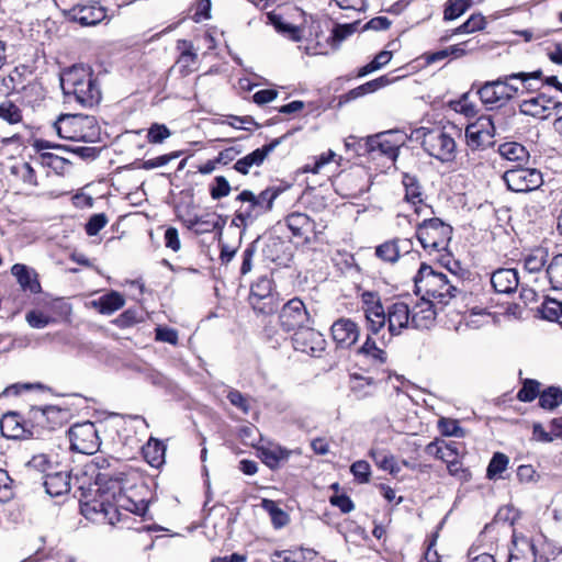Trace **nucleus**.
Wrapping results in <instances>:
<instances>
[{
  "label": "nucleus",
  "instance_id": "1",
  "mask_svg": "<svg viewBox=\"0 0 562 562\" xmlns=\"http://www.w3.org/2000/svg\"><path fill=\"white\" fill-rule=\"evenodd\" d=\"M60 87L68 100L74 99L83 108H92L101 101V89L90 67L74 65L60 74Z\"/></svg>",
  "mask_w": 562,
  "mask_h": 562
},
{
  "label": "nucleus",
  "instance_id": "2",
  "mask_svg": "<svg viewBox=\"0 0 562 562\" xmlns=\"http://www.w3.org/2000/svg\"><path fill=\"white\" fill-rule=\"evenodd\" d=\"M415 288L422 299L431 301L434 304L442 306L460 293L453 280L448 279L447 274L432 270L430 266L423 263L414 278Z\"/></svg>",
  "mask_w": 562,
  "mask_h": 562
},
{
  "label": "nucleus",
  "instance_id": "3",
  "mask_svg": "<svg viewBox=\"0 0 562 562\" xmlns=\"http://www.w3.org/2000/svg\"><path fill=\"white\" fill-rule=\"evenodd\" d=\"M54 127L59 137L72 142L95 143L100 140V126L91 115L63 114Z\"/></svg>",
  "mask_w": 562,
  "mask_h": 562
},
{
  "label": "nucleus",
  "instance_id": "4",
  "mask_svg": "<svg viewBox=\"0 0 562 562\" xmlns=\"http://www.w3.org/2000/svg\"><path fill=\"white\" fill-rule=\"evenodd\" d=\"M458 131L451 127H435L423 133V149L441 162H451L457 156V143L454 136Z\"/></svg>",
  "mask_w": 562,
  "mask_h": 562
},
{
  "label": "nucleus",
  "instance_id": "5",
  "mask_svg": "<svg viewBox=\"0 0 562 562\" xmlns=\"http://www.w3.org/2000/svg\"><path fill=\"white\" fill-rule=\"evenodd\" d=\"M451 236L452 227L438 217L424 220L416 228L417 239L429 254L446 250Z\"/></svg>",
  "mask_w": 562,
  "mask_h": 562
},
{
  "label": "nucleus",
  "instance_id": "6",
  "mask_svg": "<svg viewBox=\"0 0 562 562\" xmlns=\"http://www.w3.org/2000/svg\"><path fill=\"white\" fill-rule=\"evenodd\" d=\"M499 115H482L465 128L467 144L472 149H484L494 144Z\"/></svg>",
  "mask_w": 562,
  "mask_h": 562
},
{
  "label": "nucleus",
  "instance_id": "7",
  "mask_svg": "<svg viewBox=\"0 0 562 562\" xmlns=\"http://www.w3.org/2000/svg\"><path fill=\"white\" fill-rule=\"evenodd\" d=\"M282 192L280 188H267L261 191L259 195H255L249 190L241 191L237 200L241 202H248L249 206L245 211H238L236 214V220H239L241 223L246 224L248 220H252L254 216L268 212L272 209L273 201L278 198V195Z\"/></svg>",
  "mask_w": 562,
  "mask_h": 562
},
{
  "label": "nucleus",
  "instance_id": "8",
  "mask_svg": "<svg viewBox=\"0 0 562 562\" xmlns=\"http://www.w3.org/2000/svg\"><path fill=\"white\" fill-rule=\"evenodd\" d=\"M360 299V308L363 312L367 326L372 334H378L386 324V314L376 291L362 290L356 286Z\"/></svg>",
  "mask_w": 562,
  "mask_h": 562
},
{
  "label": "nucleus",
  "instance_id": "9",
  "mask_svg": "<svg viewBox=\"0 0 562 562\" xmlns=\"http://www.w3.org/2000/svg\"><path fill=\"white\" fill-rule=\"evenodd\" d=\"M507 188L517 193H526L540 188L543 183L542 173L535 168L515 166L503 175Z\"/></svg>",
  "mask_w": 562,
  "mask_h": 562
},
{
  "label": "nucleus",
  "instance_id": "10",
  "mask_svg": "<svg viewBox=\"0 0 562 562\" xmlns=\"http://www.w3.org/2000/svg\"><path fill=\"white\" fill-rule=\"evenodd\" d=\"M68 437L72 451L93 454L99 450L100 438L95 425L91 422L75 424L69 428Z\"/></svg>",
  "mask_w": 562,
  "mask_h": 562
},
{
  "label": "nucleus",
  "instance_id": "11",
  "mask_svg": "<svg viewBox=\"0 0 562 562\" xmlns=\"http://www.w3.org/2000/svg\"><path fill=\"white\" fill-rule=\"evenodd\" d=\"M371 159L386 158L394 162L398 156L400 148L406 142V135L397 130H391L372 135Z\"/></svg>",
  "mask_w": 562,
  "mask_h": 562
},
{
  "label": "nucleus",
  "instance_id": "12",
  "mask_svg": "<svg viewBox=\"0 0 562 562\" xmlns=\"http://www.w3.org/2000/svg\"><path fill=\"white\" fill-rule=\"evenodd\" d=\"M249 303L255 312L272 314L278 307V300L273 293V281L268 277H260L251 284Z\"/></svg>",
  "mask_w": 562,
  "mask_h": 562
},
{
  "label": "nucleus",
  "instance_id": "13",
  "mask_svg": "<svg viewBox=\"0 0 562 562\" xmlns=\"http://www.w3.org/2000/svg\"><path fill=\"white\" fill-rule=\"evenodd\" d=\"M311 317L303 301L293 297L288 301L279 313V324L284 331H299L310 325Z\"/></svg>",
  "mask_w": 562,
  "mask_h": 562
},
{
  "label": "nucleus",
  "instance_id": "14",
  "mask_svg": "<svg viewBox=\"0 0 562 562\" xmlns=\"http://www.w3.org/2000/svg\"><path fill=\"white\" fill-rule=\"evenodd\" d=\"M80 508L82 515L88 519L103 520L112 526L123 521V514L120 510L121 507L119 502L113 504L108 501L94 499L92 502L81 504Z\"/></svg>",
  "mask_w": 562,
  "mask_h": 562
},
{
  "label": "nucleus",
  "instance_id": "15",
  "mask_svg": "<svg viewBox=\"0 0 562 562\" xmlns=\"http://www.w3.org/2000/svg\"><path fill=\"white\" fill-rule=\"evenodd\" d=\"M292 344L296 351L312 357H319L325 350L326 340L319 331L307 325L294 333Z\"/></svg>",
  "mask_w": 562,
  "mask_h": 562
},
{
  "label": "nucleus",
  "instance_id": "16",
  "mask_svg": "<svg viewBox=\"0 0 562 562\" xmlns=\"http://www.w3.org/2000/svg\"><path fill=\"white\" fill-rule=\"evenodd\" d=\"M291 133H286L281 137L274 138L269 144L263 145L260 148L255 149L250 154L246 155L245 157L238 159L235 165L234 169L241 173V175H248L249 170L254 166H261L266 158L279 146Z\"/></svg>",
  "mask_w": 562,
  "mask_h": 562
},
{
  "label": "nucleus",
  "instance_id": "17",
  "mask_svg": "<svg viewBox=\"0 0 562 562\" xmlns=\"http://www.w3.org/2000/svg\"><path fill=\"white\" fill-rule=\"evenodd\" d=\"M68 19L82 26H90L100 23L105 16V10L97 3L76 4L66 12Z\"/></svg>",
  "mask_w": 562,
  "mask_h": 562
},
{
  "label": "nucleus",
  "instance_id": "18",
  "mask_svg": "<svg viewBox=\"0 0 562 562\" xmlns=\"http://www.w3.org/2000/svg\"><path fill=\"white\" fill-rule=\"evenodd\" d=\"M387 328L391 335H400L403 329L412 327V315L408 304L405 302H395L387 306L385 311Z\"/></svg>",
  "mask_w": 562,
  "mask_h": 562
},
{
  "label": "nucleus",
  "instance_id": "19",
  "mask_svg": "<svg viewBox=\"0 0 562 562\" xmlns=\"http://www.w3.org/2000/svg\"><path fill=\"white\" fill-rule=\"evenodd\" d=\"M64 411L56 406L32 407L29 419L42 429L54 430L63 424Z\"/></svg>",
  "mask_w": 562,
  "mask_h": 562
},
{
  "label": "nucleus",
  "instance_id": "20",
  "mask_svg": "<svg viewBox=\"0 0 562 562\" xmlns=\"http://www.w3.org/2000/svg\"><path fill=\"white\" fill-rule=\"evenodd\" d=\"M105 472L94 473L95 484L103 490H115L116 487L121 491V484L126 480L128 465L117 459V464H110Z\"/></svg>",
  "mask_w": 562,
  "mask_h": 562
},
{
  "label": "nucleus",
  "instance_id": "21",
  "mask_svg": "<svg viewBox=\"0 0 562 562\" xmlns=\"http://www.w3.org/2000/svg\"><path fill=\"white\" fill-rule=\"evenodd\" d=\"M541 76L542 71L536 70L532 72H514L499 77L501 89H503L505 101L507 102L513 99L519 91V88L510 82L512 80L518 79L527 90H533L536 87L530 82V80H540Z\"/></svg>",
  "mask_w": 562,
  "mask_h": 562
},
{
  "label": "nucleus",
  "instance_id": "22",
  "mask_svg": "<svg viewBox=\"0 0 562 562\" xmlns=\"http://www.w3.org/2000/svg\"><path fill=\"white\" fill-rule=\"evenodd\" d=\"M384 355L385 352L378 348L375 341L368 336L362 347L356 352L355 364L362 370L369 371L371 368H375L384 362Z\"/></svg>",
  "mask_w": 562,
  "mask_h": 562
},
{
  "label": "nucleus",
  "instance_id": "23",
  "mask_svg": "<svg viewBox=\"0 0 562 562\" xmlns=\"http://www.w3.org/2000/svg\"><path fill=\"white\" fill-rule=\"evenodd\" d=\"M491 284L499 294L514 293L520 284L518 272L513 268H499L491 274Z\"/></svg>",
  "mask_w": 562,
  "mask_h": 562
},
{
  "label": "nucleus",
  "instance_id": "24",
  "mask_svg": "<svg viewBox=\"0 0 562 562\" xmlns=\"http://www.w3.org/2000/svg\"><path fill=\"white\" fill-rule=\"evenodd\" d=\"M436 304L431 301L422 299L420 302L411 308L412 327L416 329H428L436 321Z\"/></svg>",
  "mask_w": 562,
  "mask_h": 562
},
{
  "label": "nucleus",
  "instance_id": "25",
  "mask_svg": "<svg viewBox=\"0 0 562 562\" xmlns=\"http://www.w3.org/2000/svg\"><path fill=\"white\" fill-rule=\"evenodd\" d=\"M177 49L180 52V55L176 61V67H178L182 76H188L195 69L198 54L192 42L187 40H179L177 42Z\"/></svg>",
  "mask_w": 562,
  "mask_h": 562
},
{
  "label": "nucleus",
  "instance_id": "26",
  "mask_svg": "<svg viewBox=\"0 0 562 562\" xmlns=\"http://www.w3.org/2000/svg\"><path fill=\"white\" fill-rule=\"evenodd\" d=\"M536 547L527 537L513 536V549L508 562H536Z\"/></svg>",
  "mask_w": 562,
  "mask_h": 562
},
{
  "label": "nucleus",
  "instance_id": "27",
  "mask_svg": "<svg viewBox=\"0 0 562 562\" xmlns=\"http://www.w3.org/2000/svg\"><path fill=\"white\" fill-rule=\"evenodd\" d=\"M42 479L46 493L52 497L64 495L70 491V474L66 471L47 473Z\"/></svg>",
  "mask_w": 562,
  "mask_h": 562
},
{
  "label": "nucleus",
  "instance_id": "28",
  "mask_svg": "<svg viewBox=\"0 0 562 562\" xmlns=\"http://www.w3.org/2000/svg\"><path fill=\"white\" fill-rule=\"evenodd\" d=\"M11 273L16 278L20 286L24 291H30L33 294L41 292V283L34 270L22 263H15L11 268Z\"/></svg>",
  "mask_w": 562,
  "mask_h": 562
},
{
  "label": "nucleus",
  "instance_id": "29",
  "mask_svg": "<svg viewBox=\"0 0 562 562\" xmlns=\"http://www.w3.org/2000/svg\"><path fill=\"white\" fill-rule=\"evenodd\" d=\"M258 451L262 462L271 470L278 469L291 456V450L272 443L261 447Z\"/></svg>",
  "mask_w": 562,
  "mask_h": 562
},
{
  "label": "nucleus",
  "instance_id": "30",
  "mask_svg": "<svg viewBox=\"0 0 562 562\" xmlns=\"http://www.w3.org/2000/svg\"><path fill=\"white\" fill-rule=\"evenodd\" d=\"M477 93L481 101L491 108L504 104L506 102L503 89H501L499 79L485 82L479 89Z\"/></svg>",
  "mask_w": 562,
  "mask_h": 562
},
{
  "label": "nucleus",
  "instance_id": "31",
  "mask_svg": "<svg viewBox=\"0 0 562 562\" xmlns=\"http://www.w3.org/2000/svg\"><path fill=\"white\" fill-rule=\"evenodd\" d=\"M220 216L216 214H204L201 216H193L186 221L187 227L194 232L196 235L211 233L216 228H222L220 225Z\"/></svg>",
  "mask_w": 562,
  "mask_h": 562
},
{
  "label": "nucleus",
  "instance_id": "32",
  "mask_svg": "<svg viewBox=\"0 0 562 562\" xmlns=\"http://www.w3.org/2000/svg\"><path fill=\"white\" fill-rule=\"evenodd\" d=\"M411 241L408 239H396L386 241L375 249V254L379 258L384 261L395 262L401 251L408 252Z\"/></svg>",
  "mask_w": 562,
  "mask_h": 562
},
{
  "label": "nucleus",
  "instance_id": "33",
  "mask_svg": "<svg viewBox=\"0 0 562 562\" xmlns=\"http://www.w3.org/2000/svg\"><path fill=\"white\" fill-rule=\"evenodd\" d=\"M331 338L337 348L348 349L351 346L349 340L351 336V321L349 318H338L330 327Z\"/></svg>",
  "mask_w": 562,
  "mask_h": 562
},
{
  "label": "nucleus",
  "instance_id": "34",
  "mask_svg": "<svg viewBox=\"0 0 562 562\" xmlns=\"http://www.w3.org/2000/svg\"><path fill=\"white\" fill-rule=\"evenodd\" d=\"M124 304L125 300L123 295L116 291H111L92 302V305L104 315L113 314L117 310L122 308Z\"/></svg>",
  "mask_w": 562,
  "mask_h": 562
},
{
  "label": "nucleus",
  "instance_id": "35",
  "mask_svg": "<svg viewBox=\"0 0 562 562\" xmlns=\"http://www.w3.org/2000/svg\"><path fill=\"white\" fill-rule=\"evenodd\" d=\"M498 153L505 159L517 162V166L526 164L529 160L528 150L525 146L516 142H507L499 145Z\"/></svg>",
  "mask_w": 562,
  "mask_h": 562
},
{
  "label": "nucleus",
  "instance_id": "36",
  "mask_svg": "<svg viewBox=\"0 0 562 562\" xmlns=\"http://www.w3.org/2000/svg\"><path fill=\"white\" fill-rule=\"evenodd\" d=\"M289 229L294 236L307 238V234L313 229V222L304 214L294 212L285 218Z\"/></svg>",
  "mask_w": 562,
  "mask_h": 562
},
{
  "label": "nucleus",
  "instance_id": "37",
  "mask_svg": "<svg viewBox=\"0 0 562 562\" xmlns=\"http://www.w3.org/2000/svg\"><path fill=\"white\" fill-rule=\"evenodd\" d=\"M0 429L2 436L7 438L20 437L23 432L21 416L15 412H8L0 420Z\"/></svg>",
  "mask_w": 562,
  "mask_h": 562
},
{
  "label": "nucleus",
  "instance_id": "38",
  "mask_svg": "<svg viewBox=\"0 0 562 562\" xmlns=\"http://www.w3.org/2000/svg\"><path fill=\"white\" fill-rule=\"evenodd\" d=\"M261 507L269 514L271 524L276 529H281L290 522V516L278 504L268 498H262Z\"/></svg>",
  "mask_w": 562,
  "mask_h": 562
},
{
  "label": "nucleus",
  "instance_id": "39",
  "mask_svg": "<svg viewBox=\"0 0 562 562\" xmlns=\"http://www.w3.org/2000/svg\"><path fill=\"white\" fill-rule=\"evenodd\" d=\"M35 161L43 167L50 168L57 175H63L69 167L70 161L53 153H41Z\"/></svg>",
  "mask_w": 562,
  "mask_h": 562
},
{
  "label": "nucleus",
  "instance_id": "40",
  "mask_svg": "<svg viewBox=\"0 0 562 562\" xmlns=\"http://www.w3.org/2000/svg\"><path fill=\"white\" fill-rule=\"evenodd\" d=\"M269 20L279 33L294 42L301 41L302 30L299 26L284 21L283 18L278 14H269Z\"/></svg>",
  "mask_w": 562,
  "mask_h": 562
},
{
  "label": "nucleus",
  "instance_id": "41",
  "mask_svg": "<svg viewBox=\"0 0 562 562\" xmlns=\"http://www.w3.org/2000/svg\"><path fill=\"white\" fill-rule=\"evenodd\" d=\"M402 182L405 188V199L414 205L422 203L423 191L416 176L404 173Z\"/></svg>",
  "mask_w": 562,
  "mask_h": 562
},
{
  "label": "nucleus",
  "instance_id": "42",
  "mask_svg": "<svg viewBox=\"0 0 562 562\" xmlns=\"http://www.w3.org/2000/svg\"><path fill=\"white\" fill-rule=\"evenodd\" d=\"M395 81V78H391L389 75L381 76L376 79L370 80L357 88H353V99L363 97L369 93H373Z\"/></svg>",
  "mask_w": 562,
  "mask_h": 562
},
{
  "label": "nucleus",
  "instance_id": "43",
  "mask_svg": "<svg viewBox=\"0 0 562 562\" xmlns=\"http://www.w3.org/2000/svg\"><path fill=\"white\" fill-rule=\"evenodd\" d=\"M165 451V445L154 438H150L146 446L143 448L144 457L151 465H159L162 462Z\"/></svg>",
  "mask_w": 562,
  "mask_h": 562
},
{
  "label": "nucleus",
  "instance_id": "44",
  "mask_svg": "<svg viewBox=\"0 0 562 562\" xmlns=\"http://www.w3.org/2000/svg\"><path fill=\"white\" fill-rule=\"evenodd\" d=\"M548 252L543 248H537L524 259V267L529 272H539L547 263Z\"/></svg>",
  "mask_w": 562,
  "mask_h": 562
},
{
  "label": "nucleus",
  "instance_id": "45",
  "mask_svg": "<svg viewBox=\"0 0 562 562\" xmlns=\"http://www.w3.org/2000/svg\"><path fill=\"white\" fill-rule=\"evenodd\" d=\"M562 404V390L557 386H550L539 396V405L543 409L552 411Z\"/></svg>",
  "mask_w": 562,
  "mask_h": 562
},
{
  "label": "nucleus",
  "instance_id": "46",
  "mask_svg": "<svg viewBox=\"0 0 562 562\" xmlns=\"http://www.w3.org/2000/svg\"><path fill=\"white\" fill-rule=\"evenodd\" d=\"M11 173L21 179L23 183L29 187L37 186L35 170L29 162L22 161L13 165L11 167Z\"/></svg>",
  "mask_w": 562,
  "mask_h": 562
},
{
  "label": "nucleus",
  "instance_id": "47",
  "mask_svg": "<svg viewBox=\"0 0 562 562\" xmlns=\"http://www.w3.org/2000/svg\"><path fill=\"white\" fill-rule=\"evenodd\" d=\"M547 274L552 288L562 290V254L552 258L547 268Z\"/></svg>",
  "mask_w": 562,
  "mask_h": 562
},
{
  "label": "nucleus",
  "instance_id": "48",
  "mask_svg": "<svg viewBox=\"0 0 562 562\" xmlns=\"http://www.w3.org/2000/svg\"><path fill=\"white\" fill-rule=\"evenodd\" d=\"M371 457L380 469L389 471L391 474H395L401 470L394 456L389 452L372 450Z\"/></svg>",
  "mask_w": 562,
  "mask_h": 562
},
{
  "label": "nucleus",
  "instance_id": "49",
  "mask_svg": "<svg viewBox=\"0 0 562 562\" xmlns=\"http://www.w3.org/2000/svg\"><path fill=\"white\" fill-rule=\"evenodd\" d=\"M472 0H449L443 11V19L452 21L461 16L470 7Z\"/></svg>",
  "mask_w": 562,
  "mask_h": 562
},
{
  "label": "nucleus",
  "instance_id": "50",
  "mask_svg": "<svg viewBox=\"0 0 562 562\" xmlns=\"http://www.w3.org/2000/svg\"><path fill=\"white\" fill-rule=\"evenodd\" d=\"M0 119L9 124H16L22 121V112L12 101L0 103Z\"/></svg>",
  "mask_w": 562,
  "mask_h": 562
},
{
  "label": "nucleus",
  "instance_id": "51",
  "mask_svg": "<svg viewBox=\"0 0 562 562\" xmlns=\"http://www.w3.org/2000/svg\"><path fill=\"white\" fill-rule=\"evenodd\" d=\"M353 393H357L358 397H366L371 395L374 390V379L372 376H361L358 373H353Z\"/></svg>",
  "mask_w": 562,
  "mask_h": 562
},
{
  "label": "nucleus",
  "instance_id": "52",
  "mask_svg": "<svg viewBox=\"0 0 562 562\" xmlns=\"http://www.w3.org/2000/svg\"><path fill=\"white\" fill-rule=\"evenodd\" d=\"M485 20L481 14H472L463 24L452 31L451 35L469 34L483 30Z\"/></svg>",
  "mask_w": 562,
  "mask_h": 562
},
{
  "label": "nucleus",
  "instance_id": "53",
  "mask_svg": "<svg viewBox=\"0 0 562 562\" xmlns=\"http://www.w3.org/2000/svg\"><path fill=\"white\" fill-rule=\"evenodd\" d=\"M53 464L46 454H36L27 463L26 469L31 472H37L45 476L47 473H52L50 470Z\"/></svg>",
  "mask_w": 562,
  "mask_h": 562
},
{
  "label": "nucleus",
  "instance_id": "54",
  "mask_svg": "<svg viewBox=\"0 0 562 562\" xmlns=\"http://www.w3.org/2000/svg\"><path fill=\"white\" fill-rule=\"evenodd\" d=\"M508 462L509 459L506 454L502 452L494 453L487 467V477L494 479L502 474L506 470Z\"/></svg>",
  "mask_w": 562,
  "mask_h": 562
},
{
  "label": "nucleus",
  "instance_id": "55",
  "mask_svg": "<svg viewBox=\"0 0 562 562\" xmlns=\"http://www.w3.org/2000/svg\"><path fill=\"white\" fill-rule=\"evenodd\" d=\"M540 383L536 380H525L522 387L517 394V398L521 402H532L537 396H540Z\"/></svg>",
  "mask_w": 562,
  "mask_h": 562
},
{
  "label": "nucleus",
  "instance_id": "56",
  "mask_svg": "<svg viewBox=\"0 0 562 562\" xmlns=\"http://www.w3.org/2000/svg\"><path fill=\"white\" fill-rule=\"evenodd\" d=\"M349 35H351V23H335L327 41L330 42L333 47H338Z\"/></svg>",
  "mask_w": 562,
  "mask_h": 562
},
{
  "label": "nucleus",
  "instance_id": "57",
  "mask_svg": "<svg viewBox=\"0 0 562 562\" xmlns=\"http://www.w3.org/2000/svg\"><path fill=\"white\" fill-rule=\"evenodd\" d=\"M170 135L171 132L165 124L153 123L147 130V140L150 144H161Z\"/></svg>",
  "mask_w": 562,
  "mask_h": 562
},
{
  "label": "nucleus",
  "instance_id": "58",
  "mask_svg": "<svg viewBox=\"0 0 562 562\" xmlns=\"http://www.w3.org/2000/svg\"><path fill=\"white\" fill-rule=\"evenodd\" d=\"M120 507L128 513L136 514L139 516H144L148 509V502L145 499H140L135 502L128 497L121 496L117 499Z\"/></svg>",
  "mask_w": 562,
  "mask_h": 562
},
{
  "label": "nucleus",
  "instance_id": "59",
  "mask_svg": "<svg viewBox=\"0 0 562 562\" xmlns=\"http://www.w3.org/2000/svg\"><path fill=\"white\" fill-rule=\"evenodd\" d=\"M541 313L543 318L558 322L562 316V302L554 299L546 300L542 304Z\"/></svg>",
  "mask_w": 562,
  "mask_h": 562
},
{
  "label": "nucleus",
  "instance_id": "60",
  "mask_svg": "<svg viewBox=\"0 0 562 562\" xmlns=\"http://www.w3.org/2000/svg\"><path fill=\"white\" fill-rule=\"evenodd\" d=\"M25 319L32 328L37 329L44 328L47 325L56 322L54 317L45 315L43 312L35 310L27 312L25 315Z\"/></svg>",
  "mask_w": 562,
  "mask_h": 562
},
{
  "label": "nucleus",
  "instance_id": "61",
  "mask_svg": "<svg viewBox=\"0 0 562 562\" xmlns=\"http://www.w3.org/2000/svg\"><path fill=\"white\" fill-rule=\"evenodd\" d=\"M181 154H182V151L178 150V151H172L170 154L158 156L156 158L144 160L140 165V168L145 169V170H150V169L164 167L167 164H169L171 160L180 157Z\"/></svg>",
  "mask_w": 562,
  "mask_h": 562
},
{
  "label": "nucleus",
  "instance_id": "62",
  "mask_svg": "<svg viewBox=\"0 0 562 562\" xmlns=\"http://www.w3.org/2000/svg\"><path fill=\"white\" fill-rule=\"evenodd\" d=\"M108 224V216L104 213H97L90 216L86 224V233L95 236Z\"/></svg>",
  "mask_w": 562,
  "mask_h": 562
},
{
  "label": "nucleus",
  "instance_id": "63",
  "mask_svg": "<svg viewBox=\"0 0 562 562\" xmlns=\"http://www.w3.org/2000/svg\"><path fill=\"white\" fill-rule=\"evenodd\" d=\"M227 400L229 403L240 409L244 414H248L250 411L249 397L244 395L238 390H229L227 393Z\"/></svg>",
  "mask_w": 562,
  "mask_h": 562
},
{
  "label": "nucleus",
  "instance_id": "64",
  "mask_svg": "<svg viewBox=\"0 0 562 562\" xmlns=\"http://www.w3.org/2000/svg\"><path fill=\"white\" fill-rule=\"evenodd\" d=\"M438 427L443 436L463 437L464 431L459 426L458 422L449 418H441L438 422Z\"/></svg>",
  "mask_w": 562,
  "mask_h": 562
}]
</instances>
